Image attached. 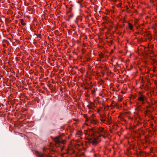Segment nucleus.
Here are the masks:
<instances>
[{
	"label": "nucleus",
	"mask_w": 157,
	"mask_h": 157,
	"mask_svg": "<svg viewBox=\"0 0 157 157\" xmlns=\"http://www.w3.org/2000/svg\"><path fill=\"white\" fill-rule=\"evenodd\" d=\"M87 134L89 136V142L93 145H96L101 140L99 137L102 136L105 138L106 136L104 134L105 131L103 128L100 127L98 130V135H96L95 134L92 132V130H89L87 131Z\"/></svg>",
	"instance_id": "1"
},
{
	"label": "nucleus",
	"mask_w": 157,
	"mask_h": 157,
	"mask_svg": "<svg viewBox=\"0 0 157 157\" xmlns=\"http://www.w3.org/2000/svg\"><path fill=\"white\" fill-rule=\"evenodd\" d=\"M43 150V154L38 151H36L35 154L39 157H51L49 155H48L50 152V149L45 147L44 148Z\"/></svg>",
	"instance_id": "2"
},
{
	"label": "nucleus",
	"mask_w": 157,
	"mask_h": 157,
	"mask_svg": "<svg viewBox=\"0 0 157 157\" xmlns=\"http://www.w3.org/2000/svg\"><path fill=\"white\" fill-rule=\"evenodd\" d=\"M56 147L60 146L61 151H63V145L64 144L65 141L63 140L60 136L56 137L54 139Z\"/></svg>",
	"instance_id": "3"
},
{
	"label": "nucleus",
	"mask_w": 157,
	"mask_h": 157,
	"mask_svg": "<svg viewBox=\"0 0 157 157\" xmlns=\"http://www.w3.org/2000/svg\"><path fill=\"white\" fill-rule=\"evenodd\" d=\"M138 99L143 104H144L145 103V101H147L145 96L143 95H141L138 98Z\"/></svg>",
	"instance_id": "4"
},
{
	"label": "nucleus",
	"mask_w": 157,
	"mask_h": 157,
	"mask_svg": "<svg viewBox=\"0 0 157 157\" xmlns=\"http://www.w3.org/2000/svg\"><path fill=\"white\" fill-rule=\"evenodd\" d=\"M128 26L130 29L132 30L133 29V25L130 23H129Z\"/></svg>",
	"instance_id": "5"
},
{
	"label": "nucleus",
	"mask_w": 157,
	"mask_h": 157,
	"mask_svg": "<svg viewBox=\"0 0 157 157\" xmlns=\"http://www.w3.org/2000/svg\"><path fill=\"white\" fill-rule=\"evenodd\" d=\"M21 24L23 25H26V23L24 22V20L23 19H21Z\"/></svg>",
	"instance_id": "6"
},
{
	"label": "nucleus",
	"mask_w": 157,
	"mask_h": 157,
	"mask_svg": "<svg viewBox=\"0 0 157 157\" xmlns=\"http://www.w3.org/2000/svg\"><path fill=\"white\" fill-rule=\"evenodd\" d=\"M101 121L102 122H103V123H105V119H101Z\"/></svg>",
	"instance_id": "7"
},
{
	"label": "nucleus",
	"mask_w": 157,
	"mask_h": 157,
	"mask_svg": "<svg viewBox=\"0 0 157 157\" xmlns=\"http://www.w3.org/2000/svg\"><path fill=\"white\" fill-rule=\"evenodd\" d=\"M54 145H55L53 144L50 143V148H51V147H53V146H54Z\"/></svg>",
	"instance_id": "8"
},
{
	"label": "nucleus",
	"mask_w": 157,
	"mask_h": 157,
	"mask_svg": "<svg viewBox=\"0 0 157 157\" xmlns=\"http://www.w3.org/2000/svg\"><path fill=\"white\" fill-rule=\"evenodd\" d=\"M54 148L55 147H51V148H50V149L52 150H53V149H54V148Z\"/></svg>",
	"instance_id": "9"
}]
</instances>
